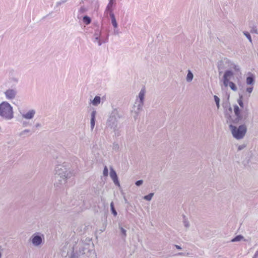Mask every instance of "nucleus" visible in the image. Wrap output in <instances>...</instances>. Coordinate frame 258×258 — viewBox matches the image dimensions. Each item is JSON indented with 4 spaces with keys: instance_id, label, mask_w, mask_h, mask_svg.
Masks as SVG:
<instances>
[{
    "instance_id": "obj_11",
    "label": "nucleus",
    "mask_w": 258,
    "mask_h": 258,
    "mask_svg": "<svg viewBox=\"0 0 258 258\" xmlns=\"http://www.w3.org/2000/svg\"><path fill=\"white\" fill-rule=\"evenodd\" d=\"M109 34H107L106 36H101L98 37H92V41L95 43H97L98 46H101L103 43H107L108 41Z\"/></svg>"
},
{
    "instance_id": "obj_5",
    "label": "nucleus",
    "mask_w": 258,
    "mask_h": 258,
    "mask_svg": "<svg viewBox=\"0 0 258 258\" xmlns=\"http://www.w3.org/2000/svg\"><path fill=\"white\" fill-rule=\"evenodd\" d=\"M229 127L233 137L237 140L243 139L247 131L245 124L240 125L238 127L233 124H229Z\"/></svg>"
},
{
    "instance_id": "obj_1",
    "label": "nucleus",
    "mask_w": 258,
    "mask_h": 258,
    "mask_svg": "<svg viewBox=\"0 0 258 258\" xmlns=\"http://www.w3.org/2000/svg\"><path fill=\"white\" fill-rule=\"evenodd\" d=\"M69 169V166L66 163L62 165H57L55 167V178L57 181L54 183L55 186L61 187L64 185L66 186H69L74 183L73 173Z\"/></svg>"
},
{
    "instance_id": "obj_45",
    "label": "nucleus",
    "mask_w": 258,
    "mask_h": 258,
    "mask_svg": "<svg viewBox=\"0 0 258 258\" xmlns=\"http://www.w3.org/2000/svg\"><path fill=\"white\" fill-rule=\"evenodd\" d=\"M244 147V146H239L238 147V150H241L242 149H243Z\"/></svg>"
},
{
    "instance_id": "obj_8",
    "label": "nucleus",
    "mask_w": 258,
    "mask_h": 258,
    "mask_svg": "<svg viewBox=\"0 0 258 258\" xmlns=\"http://www.w3.org/2000/svg\"><path fill=\"white\" fill-rule=\"evenodd\" d=\"M225 117L227 119V122L229 124H236L241 121L243 118L242 116L230 115L228 112L225 113Z\"/></svg>"
},
{
    "instance_id": "obj_4",
    "label": "nucleus",
    "mask_w": 258,
    "mask_h": 258,
    "mask_svg": "<svg viewBox=\"0 0 258 258\" xmlns=\"http://www.w3.org/2000/svg\"><path fill=\"white\" fill-rule=\"evenodd\" d=\"M0 116L6 120H11L14 117L13 107L7 101L0 104Z\"/></svg>"
},
{
    "instance_id": "obj_44",
    "label": "nucleus",
    "mask_w": 258,
    "mask_h": 258,
    "mask_svg": "<svg viewBox=\"0 0 258 258\" xmlns=\"http://www.w3.org/2000/svg\"><path fill=\"white\" fill-rule=\"evenodd\" d=\"M119 146L117 144H113V149H118Z\"/></svg>"
},
{
    "instance_id": "obj_16",
    "label": "nucleus",
    "mask_w": 258,
    "mask_h": 258,
    "mask_svg": "<svg viewBox=\"0 0 258 258\" xmlns=\"http://www.w3.org/2000/svg\"><path fill=\"white\" fill-rule=\"evenodd\" d=\"M109 14V16L111 18V23L114 28H117L118 27V24L116 22L115 16L112 12H110V13H108Z\"/></svg>"
},
{
    "instance_id": "obj_19",
    "label": "nucleus",
    "mask_w": 258,
    "mask_h": 258,
    "mask_svg": "<svg viewBox=\"0 0 258 258\" xmlns=\"http://www.w3.org/2000/svg\"><path fill=\"white\" fill-rule=\"evenodd\" d=\"M101 98L100 96H96L93 100L91 101L92 104L94 106H97L100 104Z\"/></svg>"
},
{
    "instance_id": "obj_38",
    "label": "nucleus",
    "mask_w": 258,
    "mask_h": 258,
    "mask_svg": "<svg viewBox=\"0 0 258 258\" xmlns=\"http://www.w3.org/2000/svg\"><path fill=\"white\" fill-rule=\"evenodd\" d=\"M143 180H139L135 182V184L137 186H139L143 184Z\"/></svg>"
},
{
    "instance_id": "obj_9",
    "label": "nucleus",
    "mask_w": 258,
    "mask_h": 258,
    "mask_svg": "<svg viewBox=\"0 0 258 258\" xmlns=\"http://www.w3.org/2000/svg\"><path fill=\"white\" fill-rule=\"evenodd\" d=\"M234 76V73L231 70H226L223 77V83L225 87L228 86L230 80Z\"/></svg>"
},
{
    "instance_id": "obj_22",
    "label": "nucleus",
    "mask_w": 258,
    "mask_h": 258,
    "mask_svg": "<svg viewBox=\"0 0 258 258\" xmlns=\"http://www.w3.org/2000/svg\"><path fill=\"white\" fill-rule=\"evenodd\" d=\"M243 238L244 237L243 236L241 235H238L236 236L233 239H232L230 241L232 242H238L242 240Z\"/></svg>"
},
{
    "instance_id": "obj_32",
    "label": "nucleus",
    "mask_w": 258,
    "mask_h": 258,
    "mask_svg": "<svg viewBox=\"0 0 258 258\" xmlns=\"http://www.w3.org/2000/svg\"><path fill=\"white\" fill-rule=\"evenodd\" d=\"M250 32L251 33H254V34H258V31H257V27L256 26L254 25L251 27V30H250Z\"/></svg>"
},
{
    "instance_id": "obj_20",
    "label": "nucleus",
    "mask_w": 258,
    "mask_h": 258,
    "mask_svg": "<svg viewBox=\"0 0 258 258\" xmlns=\"http://www.w3.org/2000/svg\"><path fill=\"white\" fill-rule=\"evenodd\" d=\"M82 203V200L77 201L76 200H72L71 201L70 203H69V202L68 203V205L70 206H75V205L78 206V205H81Z\"/></svg>"
},
{
    "instance_id": "obj_51",
    "label": "nucleus",
    "mask_w": 258,
    "mask_h": 258,
    "mask_svg": "<svg viewBox=\"0 0 258 258\" xmlns=\"http://www.w3.org/2000/svg\"><path fill=\"white\" fill-rule=\"evenodd\" d=\"M1 257H2V253H1V252H0V258H1Z\"/></svg>"
},
{
    "instance_id": "obj_12",
    "label": "nucleus",
    "mask_w": 258,
    "mask_h": 258,
    "mask_svg": "<svg viewBox=\"0 0 258 258\" xmlns=\"http://www.w3.org/2000/svg\"><path fill=\"white\" fill-rule=\"evenodd\" d=\"M31 241L34 246H38L40 245L42 242V237L38 234L35 233L31 237Z\"/></svg>"
},
{
    "instance_id": "obj_49",
    "label": "nucleus",
    "mask_w": 258,
    "mask_h": 258,
    "mask_svg": "<svg viewBox=\"0 0 258 258\" xmlns=\"http://www.w3.org/2000/svg\"><path fill=\"white\" fill-rule=\"evenodd\" d=\"M228 110H229V111L230 112V113H232V108L230 106L229 107Z\"/></svg>"
},
{
    "instance_id": "obj_42",
    "label": "nucleus",
    "mask_w": 258,
    "mask_h": 258,
    "mask_svg": "<svg viewBox=\"0 0 258 258\" xmlns=\"http://www.w3.org/2000/svg\"><path fill=\"white\" fill-rule=\"evenodd\" d=\"M252 258H258V250L256 251Z\"/></svg>"
},
{
    "instance_id": "obj_34",
    "label": "nucleus",
    "mask_w": 258,
    "mask_h": 258,
    "mask_svg": "<svg viewBox=\"0 0 258 258\" xmlns=\"http://www.w3.org/2000/svg\"><path fill=\"white\" fill-rule=\"evenodd\" d=\"M183 224L184 226L186 228H188L189 226V222L187 221L186 219H185V216L183 217Z\"/></svg>"
},
{
    "instance_id": "obj_3",
    "label": "nucleus",
    "mask_w": 258,
    "mask_h": 258,
    "mask_svg": "<svg viewBox=\"0 0 258 258\" xmlns=\"http://www.w3.org/2000/svg\"><path fill=\"white\" fill-rule=\"evenodd\" d=\"M73 253L70 258H79L78 256L85 253V250L90 254L94 253L93 250L88 249V244L84 243L82 241H78L73 247Z\"/></svg>"
},
{
    "instance_id": "obj_27",
    "label": "nucleus",
    "mask_w": 258,
    "mask_h": 258,
    "mask_svg": "<svg viewBox=\"0 0 258 258\" xmlns=\"http://www.w3.org/2000/svg\"><path fill=\"white\" fill-rule=\"evenodd\" d=\"M34 132V131L31 132L30 130H28V129H26L23 131H22L20 133V136H24L25 135L27 134V133H30V135H32L33 133Z\"/></svg>"
},
{
    "instance_id": "obj_30",
    "label": "nucleus",
    "mask_w": 258,
    "mask_h": 258,
    "mask_svg": "<svg viewBox=\"0 0 258 258\" xmlns=\"http://www.w3.org/2000/svg\"><path fill=\"white\" fill-rule=\"evenodd\" d=\"M214 100L215 101V103L216 104V106L217 107V108L219 109V107H220V99L216 95H214Z\"/></svg>"
},
{
    "instance_id": "obj_25",
    "label": "nucleus",
    "mask_w": 258,
    "mask_h": 258,
    "mask_svg": "<svg viewBox=\"0 0 258 258\" xmlns=\"http://www.w3.org/2000/svg\"><path fill=\"white\" fill-rule=\"evenodd\" d=\"M83 21L86 25H88L91 23V19L88 16H85L83 18Z\"/></svg>"
},
{
    "instance_id": "obj_33",
    "label": "nucleus",
    "mask_w": 258,
    "mask_h": 258,
    "mask_svg": "<svg viewBox=\"0 0 258 258\" xmlns=\"http://www.w3.org/2000/svg\"><path fill=\"white\" fill-rule=\"evenodd\" d=\"M243 34L246 36V37L248 39L249 42H252V39L250 34L248 32L246 31L243 32Z\"/></svg>"
},
{
    "instance_id": "obj_15",
    "label": "nucleus",
    "mask_w": 258,
    "mask_h": 258,
    "mask_svg": "<svg viewBox=\"0 0 258 258\" xmlns=\"http://www.w3.org/2000/svg\"><path fill=\"white\" fill-rule=\"evenodd\" d=\"M96 115V111L93 110L91 113V128L92 130L94 128L95 126Z\"/></svg>"
},
{
    "instance_id": "obj_37",
    "label": "nucleus",
    "mask_w": 258,
    "mask_h": 258,
    "mask_svg": "<svg viewBox=\"0 0 258 258\" xmlns=\"http://www.w3.org/2000/svg\"><path fill=\"white\" fill-rule=\"evenodd\" d=\"M67 2V0H61L60 1L57 2L56 4V7H58L62 4H64Z\"/></svg>"
},
{
    "instance_id": "obj_47",
    "label": "nucleus",
    "mask_w": 258,
    "mask_h": 258,
    "mask_svg": "<svg viewBox=\"0 0 258 258\" xmlns=\"http://www.w3.org/2000/svg\"><path fill=\"white\" fill-rule=\"evenodd\" d=\"M40 125H40V123H37L36 124L35 126H36V127H38L40 126Z\"/></svg>"
},
{
    "instance_id": "obj_48",
    "label": "nucleus",
    "mask_w": 258,
    "mask_h": 258,
    "mask_svg": "<svg viewBox=\"0 0 258 258\" xmlns=\"http://www.w3.org/2000/svg\"><path fill=\"white\" fill-rule=\"evenodd\" d=\"M234 69L235 70H239L238 67L237 66H234Z\"/></svg>"
},
{
    "instance_id": "obj_50",
    "label": "nucleus",
    "mask_w": 258,
    "mask_h": 258,
    "mask_svg": "<svg viewBox=\"0 0 258 258\" xmlns=\"http://www.w3.org/2000/svg\"><path fill=\"white\" fill-rule=\"evenodd\" d=\"M23 126H26V125H27V123H26L25 122H24L23 123Z\"/></svg>"
},
{
    "instance_id": "obj_13",
    "label": "nucleus",
    "mask_w": 258,
    "mask_h": 258,
    "mask_svg": "<svg viewBox=\"0 0 258 258\" xmlns=\"http://www.w3.org/2000/svg\"><path fill=\"white\" fill-rule=\"evenodd\" d=\"M110 177L112 179L115 185L119 186L120 183L115 171L111 168L110 170Z\"/></svg>"
},
{
    "instance_id": "obj_10",
    "label": "nucleus",
    "mask_w": 258,
    "mask_h": 258,
    "mask_svg": "<svg viewBox=\"0 0 258 258\" xmlns=\"http://www.w3.org/2000/svg\"><path fill=\"white\" fill-rule=\"evenodd\" d=\"M6 98L12 100L14 99L17 94V90L16 88L8 89L4 92Z\"/></svg>"
},
{
    "instance_id": "obj_46",
    "label": "nucleus",
    "mask_w": 258,
    "mask_h": 258,
    "mask_svg": "<svg viewBox=\"0 0 258 258\" xmlns=\"http://www.w3.org/2000/svg\"><path fill=\"white\" fill-rule=\"evenodd\" d=\"M174 246L177 249H181V247L179 245H175Z\"/></svg>"
},
{
    "instance_id": "obj_31",
    "label": "nucleus",
    "mask_w": 258,
    "mask_h": 258,
    "mask_svg": "<svg viewBox=\"0 0 258 258\" xmlns=\"http://www.w3.org/2000/svg\"><path fill=\"white\" fill-rule=\"evenodd\" d=\"M237 102H238V104L239 105V106H240V107L243 108L244 104H243V102L242 101V96H240L239 98L237 100Z\"/></svg>"
},
{
    "instance_id": "obj_23",
    "label": "nucleus",
    "mask_w": 258,
    "mask_h": 258,
    "mask_svg": "<svg viewBox=\"0 0 258 258\" xmlns=\"http://www.w3.org/2000/svg\"><path fill=\"white\" fill-rule=\"evenodd\" d=\"M194 75L192 72L190 70H188V73L186 76V81L188 82H190L193 79Z\"/></svg>"
},
{
    "instance_id": "obj_35",
    "label": "nucleus",
    "mask_w": 258,
    "mask_h": 258,
    "mask_svg": "<svg viewBox=\"0 0 258 258\" xmlns=\"http://www.w3.org/2000/svg\"><path fill=\"white\" fill-rule=\"evenodd\" d=\"M103 174L104 176H107L108 174V170L107 166H105L103 169Z\"/></svg>"
},
{
    "instance_id": "obj_14",
    "label": "nucleus",
    "mask_w": 258,
    "mask_h": 258,
    "mask_svg": "<svg viewBox=\"0 0 258 258\" xmlns=\"http://www.w3.org/2000/svg\"><path fill=\"white\" fill-rule=\"evenodd\" d=\"M35 113L36 111L34 109H31L26 113H22V116L25 119H31L34 117Z\"/></svg>"
},
{
    "instance_id": "obj_21",
    "label": "nucleus",
    "mask_w": 258,
    "mask_h": 258,
    "mask_svg": "<svg viewBox=\"0 0 258 258\" xmlns=\"http://www.w3.org/2000/svg\"><path fill=\"white\" fill-rule=\"evenodd\" d=\"M233 110H234V115L242 116V115L241 114V113H240V109H239L238 105H237L236 104L234 105L233 106Z\"/></svg>"
},
{
    "instance_id": "obj_36",
    "label": "nucleus",
    "mask_w": 258,
    "mask_h": 258,
    "mask_svg": "<svg viewBox=\"0 0 258 258\" xmlns=\"http://www.w3.org/2000/svg\"><path fill=\"white\" fill-rule=\"evenodd\" d=\"M119 228L120 229V231H121V233L122 234V235L124 237H125L126 236V230L124 228H123L122 227H120Z\"/></svg>"
},
{
    "instance_id": "obj_26",
    "label": "nucleus",
    "mask_w": 258,
    "mask_h": 258,
    "mask_svg": "<svg viewBox=\"0 0 258 258\" xmlns=\"http://www.w3.org/2000/svg\"><path fill=\"white\" fill-rule=\"evenodd\" d=\"M110 209H111V212H112V214L114 216H116L117 215V213L116 211L115 210V209L114 208V204H113V202H112L110 203Z\"/></svg>"
},
{
    "instance_id": "obj_29",
    "label": "nucleus",
    "mask_w": 258,
    "mask_h": 258,
    "mask_svg": "<svg viewBox=\"0 0 258 258\" xmlns=\"http://www.w3.org/2000/svg\"><path fill=\"white\" fill-rule=\"evenodd\" d=\"M153 196L154 193H150L149 195L144 196L143 199L146 201H150V200H151Z\"/></svg>"
},
{
    "instance_id": "obj_43",
    "label": "nucleus",
    "mask_w": 258,
    "mask_h": 258,
    "mask_svg": "<svg viewBox=\"0 0 258 258\" xmlns=\"http://www.w3.org/2000/svg\"><path fill=\"white\" fill-rule=\"evenodd\" d=\"M85 11V8L84 7H81L80 9L81 13H84Z\"/></svg>"
},
{
    "instance_id": "obj_18",
    "label": "nucleus",
    "mask_w": 258,
    "mask_h": 258,
    "mask_svg": "<svg viewBox=\"0 0 258 258\" xmlns=\"http://www.w3.org/2000/svg\"><path fill=\"white\" fill-rule=\"evenodd\" d=\"M254 76L253 74H250L246 79V83L247 85H253L254 83Z\"/></svg>"
},
{
    "instance_id": "obj_40",
    "label": "nucleus",
    "mask_w": 258,
    "mask_h": 258,
    "mask_svg": "<svg viewBox=\"0 0 258 258\" xmlns=\"http://www.w3.org/2000/svg\"><path fill=\"white\" fill-rule=\"evenodd\" d=\"M188 254V253H184V252H179L177 254H176V255H181V256H185V255H186Z\"/></svg>"
},
{
    "instance_id": "obj_2",
    "label": "nucleus",
    "mask_w": 258,
    "mask_h": 258,
    "mask_svg": "<svg viewBox=\"0 0 258 258\" xmlns=\"http://www.w3.org/2000/svg\"><path fill=\"white\" fill-rule=\"evenodd\" d=\"M121 116L122 115L120 110L115 108L111 112L106 123L107 127L112 129L115 133V135L117 136H119L118 130L117 129L118 119L121 118Z\"/></svg>"
},
{
    "instance_id": "obj_24",
    "label": "nucleus",
    "mask_w": 258,
    "mask_h": 258,
    "mask_svg": "<svg viewBox=\"0 0 258 258\" xmlns=\"http://www.w3.org/2000/svg\"><path fill=\"white\" fill-rule=\"evenodd\" d=\"M101 36H102V32L100 29H97L95 30L94 33L93 34L92 37H98Z\"/></svg>"
},
{
    "instance_id": "obj_6",
    "label": "nucleus",
    "mask_w": 258,
    "mask_h": 258,
    "mask_svg": "<svg viewBox=\"0 0 258 258\" xmlns=\"http://www.w3.org/2000/svg\"><path fill=\"white\" fill-rule=\"evenodd\" d=\"M146 93V90L144 87L142 88L141 90H140L138 98L139 99V100H136L134 107H133V110H132V112L135 113V115L134 116V117L135 119H136L138 116V113L142 109L143 105H144V97Z\"/></svg>"
},
{
    "instance_id": "obj_28",
    "label": "nucleus",
    "mask_w": 258,
    "mask_h": 258,
    "mask_svg": "<svg viewBox=\"0 0 258 258\" xmlns=\"http://www.w3.org/2000/svg\"><path fill=\"white\" fill-rule=\"evenodd\" d=\"M228 85L229 86L231 89L233 91H235L237 90V87L233 82H229Z\"/></svg>"
},
{
    "instance_id": "obj_7",
    "label": "nucleus",
    "mask_w": 258,
    "mask_h": 258,
    "mask_svg": "<svg viewBox=\"0 0 258 258\" xmlns=\"http://www.w3.org/2000/svg\"><path fill=\"white\" fill-rule=\"evenodd\" d=\"M7 73L9 77V82L13 86H16L19 82V77L16 71L12 69L7 70Z\"/></svg>"
},
{
    "instance_id": "obj_17",
    "label": "nucleus",
    "mask_w": 258,
    "mask_h": 258,
    "mask_svg": "<svg viewBox=\"0 0 258 258\" xmlns=\"http://www.w3.org/2000/svg\"><path fill=\"white\" fill-rule=\"evenodd\" d=\"M113 1L114 0L109 1L104 12L105 14L107 15L108 13H110V12H112V7L114 4Z\"/></svg>"
},
{
    "instance_id": "obj_41",
    "label": "nucleus",
    "mask_w": 258,
    "mask_h": 258,
    "mask_svg": "<svg viewBox=\"0 0 258 258\" xmlns=\"http://www.w3.org/2000/svg\"><path fill=\"white\" fill-rule=\"evenodd\" d=\"M113 33L114 35H118L119 33V30L115 28Z\"/></svg>"
},
{
    "instance_id": "obj_39",
    "label": "nucleus",
    "mask_w": 258,
    "mask_h": 258,
    "mask_svg": "<svg viewBox=\"0 0 258 258\" xmlns=\"http://www.w3.org/2000/svg\"><path fill=\"white\" fill-rule=\"evenodd\" d=\"M253 90V87H247L246 88V92H247L248 93H251Z\"/></svg>"
}]
</instances>
